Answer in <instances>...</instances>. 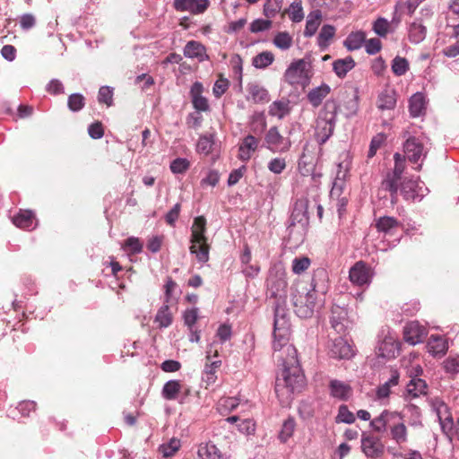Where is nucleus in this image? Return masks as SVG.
<instances>
[{
    "label": "nucleus",
    "instance_id": "a211bd4d",
    "mask_svg": "<svg viewBox=\"0 0 459 459\" xmlns=\"http://www.w3.org/2000/svg\"><path fill=\"white\" fill-rule=\"evenodd\" d=\"M259 140L252 134L244 137L238 144V158L244 162L248 161L257 151Z\"/></svg>",
    "mask_w": 459,
    "mask_h": 459
},
{
    "label": "nucleus",
    "instance_id": "8fccbe9b",
    "mask_svg": "<svg viewBox=\"0 0 459 459\" xmlns=\"http://www.w3.org/2000/svg\"><path fill=\"white\" fill-rule=\"evenodd\" d=\"M213 143L214 142L212 135L201 136L196 144V151L199 153L208 155L212 152Z\"/></svg>",
    "mask_w": 459,
    "mask_h": 459
},
{
    "label": "nucleus",
    "instance_id": "774afa93",
    "mask_svg": "<svg viewBox=\"0 0 459 459\" xmlns=\"http://www.w3.org/2000/svg\"><path fill=\"white\" fill-rule=\"evenodd\" d=\"M444 367L447 372H459V356L448 357L444 362Z\"/></svg>",
    "mask_w": 459,
    "mask_h": 459
},
{
    "label": "nucleus",
    "instance_id": "864d4df0",
    "mask_svg": "<svg viewBox=\"0 0 459 459\" xmlns=\"http://www.w3.org/2000/svg\"><path fill=\"white\" fill-rule=\"evenodd\" d=\"M190 167V162L185 158H177L170 163V170L174 174L185 173Z\"/></svg>",
    "mask_w": 459,
    "mask_h": 459
},
{
    "label": "nucleus",
    "instance_id": "e2e57ef3",
    "mask_svg": "<svg viewBox=\"0 0 459 459\" xmlns=\"http://www.w3.org/2000/svg\"><path fill=\"white\" fill-rule=\"evenodd\" d=\"M238 400L234 397L221 398L218 403L219 410L223 412L225 411H232L238 406Z\"/></svg>",
    "mask_w": 459,
    "mask_h": 459
},
{
    "label": "nucleus",
    "instance_id": "4d7b16f0",
    "mask_svg": "<svg viewBox=\"0 0 459 459\" xmlns=\"http://www.w3.org/2000/svg\"><path fill=\"white\" fill-rule=\"evenodd\" d=\"M335 29L332 25H324L320 30L318 41L320 45H327L328 41L334 36Z\"/></svg>",
    "mask_w": 459,
    "mask_h": 459
},
{
    "label": "nucleus",
    "instance_id": "cd10ccee",
    "mask_svg": "<svg viewBox=\"0 0 459 459\" xmlns=\"http://www.w3.org/2000/svg\"><path fill=\"white\" fill-rule=\"evenodd\" d=\"M322 21V13L319 10L312 11L308 13L304 30L305 37H312L316 32Z\"/></svg>",
    "mask_w": 459,
    "mask_h": 459
},
{
    "label": "nucleus",
    "instance_id": "a18cd8bd",
    "mask_svg": "<svg viewBox=\"0 0 459 459\" xmlns=\"http://www.w3.org/2000/svg\"><path fill=\"white\" fill-rule=\"evenodd\" d=\"M428 351L433 355H438L444 353L446 349V343L445 340L439 336L432 335L428 342Z\"/></svg>",
    "mask_w": 459,
    "mask_h": 459
},
{
    "label": "nucleus",
    "instance_id": "dca6fc26",
    "mask_svg": "<svg viewBox=\"0 0 459 459\" xmlns=\"http://www.w3.org/2000/svg\"><path fill=\"white\" fill-rule=\"evenodd\" d=\"M210 4L209 0H174L173 6L178 12H188L192 14L204 13Z\"/></svg>",
    "mask_w": 459,
    "mask_h": 459
},
{
    "label": "nucleus",
    "instance_id": "2f4dec72",
    "mask_svg": "<svg viewBox=\"0 0 459 459\" xmlns=\"http://www.w3.org/2000/svg\"><path fill=\"white\" fill-rule=\"evenodd\" d=\"M198 459H222L220 450L211 443L201 444L197 451Z\"/></svg>",
    "mask_w": 459,
    "mask_h": 459
},
{
    "label": "nucleus",
    "instance_id": "f8f14e48",
    "mask_svg": "<svg viewBox=\"0 0 459 459\" xmlns=\"http://www.w3.org/2000/svg\"><path fill=\"white\" fill-rule=\"evenodd\" d=\"M373 276L372 270L364 262L359 261L350 269V281L356 285L368 284Z\"/></svg>",
    "mask_w": 459,
    "mask_h": 459
},
{
    "label": "nucleus",
    "instance_id": "a878e982",
    "mask_svg": "<svg viewBox=\"0 0 459 459\" xmlns=\"http://www.w3.org/2000/svg\"><path fill=\"white\" fill-rule=\"evenodd\" d=\"M13 224L18 228L24 230L34 229L37 225L36 219L31 211H21L17 216L13 219Z\"/></svg>",
    "mask_w": 459,
    "mask_h": 459
},
{
    "label": "nucleus",
    "instance_id": "f704fd0d",
    "mask_svg": "<svg viewBox=\"0 0 459 459\" xmlns=\"http://www.w3.org/2000/svg\"><path fill=\"white\" fill-rule=\"evenodd\" d=\"M290 101L287 100H280L273 101L269 107V114L279 119L283 118L290 113Z\"/></svg>",
    "mask_w": 459,
    "mask_h": 459
},
{
    "label": "nucleus",
    "instance_id": "a19ab883",
    "mask_svg": "<svg viewBox=\"0 0 459 459\" xmlns=\"http://www.w3.org/2000/svg\"><path fill=\"white\" fill-rule=\"evenodd\" d=\"M329 86L322 85L312 90L308 93L307 98L313 106L317 107L318 105L321 104L322 100L329 94Z\"/></svg>",
    "mask_w": 459,
    "mask_h": 459
},
{
    "label": "nucleus",
    "instance_id": "c756f323",
    "mask_svg": "<svg viewBox=\"0 0 459 459\" xmlns=\"http://www.w3.org/2000/svg\"><path fill=\"white\" fill-rule=\"evenodd\" d=\"M396 104L395 92L393 90H385L379 96L377 100V108L381 110H390L394 108Z\"/></svg>",
    "mask_w": 459,
    "mask_h": 459
},
{
    "label": "nucleus",
    "instance_id": "4c0bfd02",
    "mask_svg": "<svg viewBox=\"0 0 459 459\" xmlns=\"http://www.w3.org/2000/svg\"><path fill=\"white\" fill-rule=\"evenodd\" d=\"M355 65V62L351 57H346L343 59H338L333 62V68L334 73L339 77H344L349 71H351Z\"/></svg>",
    "mask_w": 459,
    "mask_h": 459
},
{
    "label": "nucleus",
    "instance_id": "6e6552de",
    "mask_svg": "<svg viewBox=\"0 0 459 459\" xmlns=\"http://www.w3.org/2000/svg\"><path fill=\"white\" fill-rule=\"evenodd\" d=\"M403 152L410 162L418 163L426 158L428 148L420 138L410 137L403 144Z\"/></svg>",
    "mask_w": 459,
    "mask_h": 459
},
{
    "label": "nucleus",
    "instance_id": "f3484780",
    "mask_svg": "<svg viewBox=\"0 0 459 459\" xmlns=\"http://www.w3.org/2000/svg\"><path fill=\"white\" fill-rule=\"evenodd\" d=\"M332 328L337 333H343L350 326L347 311L344 307L340 306H333L330 317Z\"/></svg>",
    "mask_w": 459,
    "mask_h": 459
},
{
    "label": "nucleus",
    "instance_id": "bf43d9fd",
    "mask_svg": "<svg viewBox=\"0 0 459 459\" xmlns=\"http://www.w3.org/2000/svg\"><path fill=\"white\" fill-rule=\"evenodd\" d=\"M336 420L338 422H344V423L351 424L355 421V416L351 411H349L347 406L342 405L339 408Z\"/></svg>",
    "mask_w": 459,
    "mask_h": 459
},
{
    "label": "nucleus",
    "instance_id": "79ce46f5",
    "mask_svg": "<svg viewBox=\"0 0 459 459\" xmlns=\"http://www.w3.org/2000/svg\"><path fill=\"white\" fill-rule=\"evenodd\" d=\"M273 45L281 50H288L293 44L292 36L287 31L278 32L273 39Z\"/></svg>",
    "mask_w": 459,
    "mask_h": 459
},
{
    "label": "nucleus",
    "instance_id": "72a5a7b5",
    "mask_svg": "<svg viewBox=\"0 0 459 459\" xmlns=\"http://www.w3.org/2000/svg\"><path fill=\"white\" fill-rule=\"evenodd\" d=\"M359 92L357 89H353L351 98L343 103V114L346 117H351L357 115L359 111Z\"/></svg>",
    "mask_w": 459,
    "mask_h": 459
},
{
    "label": "nucleus",
    "instance_id": "393cba45",
    "mask_svg": "<svg viewBox=\"0 0 459 459\" xmlns=\"http://www.w3.org/2000/svg\"><path fill=\"white\" fill-rule=\"evenodd\" d=\"M203 90L202 83L196 82L192 85L190 94L195 108L200 111H206L209 108V105L207 100L202 96Z\"/></svg>",
    "mask_w": 459,
    "mask_h": 459
},
{
    "label": "nucleus",
    "instance_id": "9b49d317",
    "mask_svg": "<svg viewBox=\"0 0 459 459\" xmlns=\"http://www.w3.org/2000/svg\"><path fill=\"white\" fill-rule=\"evenodd\" d=\"M267 148L273 152H286L290 148V139L282 136L277 127H271L265 135Z\"/></svg>",
    "mask_w": 459,
    "mask_h": 459
},
{
    "label": "nucleus",
    "instance_id": "de8ad7c7",
    "mask_svg": "<svg viewBox=\"0 0 459 459\" xmlns=\"http://www.w3.org/2000/svg\"><path fill=\"white\" fill-rule=\"evenodd\" d=\"M426 37V28L418 22H412L409 29V39L412 43L418 44Z\"/></svg>",
    "mask_w": 459,
    "mask_h": 459
},
{
    "label": "nucleus",
    "instance_id": "c85d7f7f",
    "mask_svg": "<svg viewBox=\"0 0 459 459\" xmlns=\"http://www.w3.org/2000/svg\"><path fill=\"white\" fill-rule=\"evenodd\" d=\"M409 109L411 115L414 117L424 114L426 110L425 96L420 92L413 94L410 99Z\"/></svg>",
    "mask_w": 459,
    "mask_h": 459
},
{
    "label": "nucleus",
    "instance_id": "ddd939ff",
    "mask_svg": "<svg viewBox=\"0 0 459 459\" xmlns=\"http://www.w3.org/2000/svg\"><path fill=\"white\" fill-rule=\"evenodd\" d=\"M329 354L333 358L349 359L354 356L355 351L348 340L340 336L332 341Z\"/></svg>",
    "mask_w": 459,
    "mask_h": 459
},
{
    "label": "nucleus",
    "instance_id": "f257e3e1",
    "mask_svg": "<svg viewBox=\"0 0 459 459\" xmlns=\"http://www.w3.org/2000/svg\"><path fill=\"white\" fill-rule=\"evenodd\" d=\"M290 334V319L281 308H276L273 328V358L279 363L286 364V361H294L297 359V351L289 342Z\"/></svg>",
    "mask_w": 459,
    "mask_h": 459
},
{
    "label": "nucleus",
    "instance_id": "5701e85b",
    "mask_svg": "<svg viewBox=\"0 0 459 459\" xmlns=\"http://www.w3.org/2000/svg\"><path fill=\"white\" fill-rule=\"evenodd\" d=\"M247 91L248 93L247 99L251 100L255 103H265L270 100L268 91L256 82L248 83Z\"/></svg>",
    "mask_w": 459,
    "mask_h": 459
},
{
    "label": "nucleus",
    "instance_id": "6ab92c4d",
    "mask_svg": "<svg viewBox=\"0 0 459 459\" xmlns=\"http://www.w3.org/2000/svg\"><path fill=\"white\" fill-rule=\"evenodd\" d=\"M397 419L402 420L401 413L385 410L370 421V427L376 432H384L387 427L390 429V425Z\"/></svg>",
    "mask_w": 459,
    "mask_h": 459
},
{
    "label": "nucleus",
    "instance_id": "69168bd1",
    "mask_svg": "<svg viewBox=\"0 0 459 459\" xmlns=\"http://www.w3.org/2000/svg\"><path fill=\"white\" fill-rule=\"evenodd\" d=\"M113 91L109 87L103 86L99 91L98 100L101 103H105L107 106H111L113 101Z\"/></svg>",
    "mask_w": 459,
    "mask_h": 459
},
{
    "label": "nucleus",
    "instance_id": "7ed1b4c3",
    "mask_svg": "<svg viewBox=\"0 0 459 459\" xmlns=\"http://www.w3.org/2000/svg\"><path fill=\"white\" fill-rule=\"evenodd\" d=\"M290 298L295 313L302 318L311 317L325 302L323 294H318L314 287L304 283H298L291 288Z\"/></svg>",
    "mask_w": 459,
    "mask_h": 459
},
{
    "label": "nucleus",
    "instance_id": "49530a36",
    "mask_svg": "<svg viewBox=\"0 0 459 459\" xmlns=\"http://www.w3.org/2000/svg\"><path fill=\"white\" fill-rule=\"evenodd\" d=\"M180 446V440L173 437L168 442L160 445L159 451L163 455V457H170L173 456L179 450Z\"/></svg>",
    "mask_w": 459,
    "mask_h": 459
},
{
    "label": "nucleus",
    "instance_id": "37998d69",
    "mask_svg": "<svg viewBox=\"0 0 459 459\" xmlns=\"http://www.w3.org/2000/svg\"><path fill=\"white\" fill-rule=\"evenodd\" d=\"M398 226V221L389 216L381 217L376 222L377 230L384 233H391L394 230L397 229Z\"/></svg>",
    "mask_w": 459,
    "mask_h": 459
},
{
    "label": "nucleus",
    "instance_id": "4be33fe9",
    "mask_svg": "<svg viewBox=\"0 0 459 459\" xmlns=\"http://www.w3.org/2000/svg\"><path fill=\"white\" fill-rule=\"evenodd\" d=\"M390 436L392 440L398 445L404 444L408 441V430L407 427L403 422V417L402 420H394L390 425Z\"/></svg>",
    "mask_w": 459,
    "mask_h": 459
},
{
    "label": "nucleus",
    "instance_id": "052dcab7",
    "mask_svg": "<svg viewBox=\"0 0 459 459\" xmlns=\"http://www.w3.org/2000/svg\"><path fill=\"white\" fill-rule=\"evenodd\" d=\"M446 413H447V406L444 403H440L438 407L437 408V414L439 419L441 427L444 430L446 428L450 429L452 425L451 419L448 415L446 416L443 420L442 415Z\"/></svg>",
    "mask_w": 459,
    "mask_h": 459
},
{
    "label": "nucleus",
    "instance_id": "7c9ffc66",
    "mask_svg": "<svg viewBox=\"0 0 459 459\" xmlns=\"http://www.w3.org/2000/svg\"><path fill=\"white\" fill-rule=\"evenodd\" d=\"M427 390L426 382L419 377H412L406 387V394L411 398L425 394Z\"/></svg>",
    "mask_w": 459,
    "mask_h": 459
},
{
    "label": "nucleus",
    "instance_id": "aec40b11",
    "mask_svg": "<svg viewBox=\"0 0 459 459\" xmlns=\"http://www.w3.org/2000/svg\"><path fill=\"white\" fill-rule=\"evenodd\" d=\"M398 345L399 343L394 336L387 335L379 342L377 353L382 358H394L399 352Z\"/></svg>",
    "mask_w": 459,
    "mask_h": 459
},
{
    "label": "nucleus",
    "instance_id": "20e7f679",
    "mask_svg": "<svg viewBox=\"0 0 459 459\" xmlns=\"http://www.w3.org/2000/svg\"><path fill=\"white\" fill-rule=\"evenodd\" d=\"M206 220L203 216L195 219L191 227L190 252L195 255L198 262L206 263L209 260L210 247L205 236Z\"/></svg>",
    "mask_w": 459,
    "mask_h": 459
},
{
    "label": "nucleus",
    "instance_id": "6e6d98bb",
    "mask_svg": "<svg viewBox=\"0 0 459 459\" xmlns=\"http://www.w3.org/2000/svg\"><path fill=\"white\" fill-rule=\"evenodd\" d=\"M286 160L284 158H273L267 165L268 169L274 174H281L286 169Z\"/></svg>",
    "mask_w": 459,
    "mask_h": 459
},
{
    "label": "nucleus",
    "instance_id": "9d476101",
    "mask_svg": "<svg viewBox=\"0 0 459 459\" xmlns=\"http://www.w3.org/2000/svg\"><path fill=\"white\" fill-rule=\"evenodd\" d=\"M361 450L367 457L378 459L385 454V446L379 437L363 434L361 437Z\"/></svg>",
    "mask_w": 459,
    "mask_h": 459
},
{
    "label": "nucleus",
    "instance_id": "bb28decb",
    "mask_svg": "<svg viewBox=\"0 0 459 459\" xmlns=\"http://www.w3.org/2000/svg\"><path fill=\"white\" fill-rule=\"evenodd\" d=\"M330 393L334 398L346 400L351 395V386L339 380H332L330 382Z\"/></svg>",
    "mask_w": 459,
    "mask_h": 459
},
{
    "label": "nucleus",
    "instance_id": "603ef678",
    "mask_svg": "<svg viewBox=\"0 0 459 459\" xmlns=\"http://www.w3.org/2000/svg\"><path fill=\"white\" fill-rule=\"evenodd\" d=\"M409 69V63L404 57L396 56L392 63V70L395 75H403Z\"/></svg>",
    "mask_w": 459,
    "mask_h": 459
},
{
    "label": "nucleus",
    "instance_id": "3c124183",
    "mask_svg": "<svg viewBox=\"0 0 459 459\" xmlns=\"http://www.w3.org/2000/svg\"><path fill=\"white\" fill-rule=\"evenodd\" d=\"M122 247L128 254H138L142 252L143 244L138 238L130 237L126 240Z\"/></svg>",
    "mask_w": 459,
    "mask_h": 459
},
{
    "label": "nucleus",
    "instance_id": "338daca9",
    "mask_svg": "<svg viewBox=\"0 0 459 459\" xmlns=\"http://www.w3.org/2000/svg\"><path fill=\"white\" fill-rule=\"evenodd\" d=\"M229 88V81L225 78L220 77L213 85V94L216 98L222 96Z\"/></svg>",
    "mask_w": 459,
    "mask_h": 459
},
{
    "label": "nucleus",
    "instance_id": "0eeeda50",
    "mask_svg": "<svg viewBox=\"0 0 459 459\" xmlns=\"http://www.w3.org/2000/svg\"><path fill=\"white\" fill-rule=\"evenodd\" d=\"M351 164V157L349 152L343 151L338 159L336 175L331 190L332 195H340L345 186V182L349 177Z\"/></svg>",
    "mask_w": 459,
    "mask_h": 459
},
{
    "label": "nucleus",
    "instance_id": "473e14b6",
    "mask_svg": "<svg viewBox=\"0 0 459 459\" xmlns=\"http://www.w3.org/2000/svg\"><path fill=\"white\" fill-rule=\"evenodd\" d=\"M154 322L158 324L159 328H167L173 322V315L168 305L161 306L154 318Z\"/></svg>",
    "mask_w": 459,
    "mask_h": 459
},
{
    "label": "nucleus",
    "instance_id": "f03ea898",
    "mask_svg": "<svg viewBox=\"0 0 459 459\" xmlns=\"http://www.w3.org/2000/svg\"><path fill=\"white\" fill-rule=\"evenodd\" d=\"M281 365L282 370L276 379L275 393L281 404L286 407L292 401L294 393L301 389L304 377L299 367L298 359L293 362L290 360Z\"/></svg>",
    "mask_w": 459,
    "mask_h": 459
},
{
    "label": "nucleus",
    "instance_id": "39448f33",
    "mask_svg": "<svg viewBox=\"0 0 459 459\" xmlns=\"http://www.w3.org/2000/svg\"><path fill=\"white\" fill-rule=\"evenodd\" d=\"M337 106L333 102L325 103L324 108L320 111L315 128V136L316 141L323 144L333 133L336 122Z\"/></svg>",
    "mask_w": 459,
    "mask_h": 459
},
{
    "label": "nucleus",
    "instance_id": "1a4fd4ad",
    "mask_svg": "<svg viewBox=\"0 0 459 459\" xmlns=\"http://www.w3.org/2000/svg\"><path fill=\"white\" fill-rule=\"evenodd\" d=\"M401 194L407 201H420L427 194L428 188L425 187L424 183L416 180L405 178L400 188Z\"/></svg>",
    "mask_w": 459,
    "mask_h": 459
},
{
    "label": "nucleus",
    "instance_id": "09e8293b",
    "mask_svg": "<svg viewBox=\"0 0 459 459\" xmlns=\"http://www.w3.org/2000/svg\"><path fill=\"white\" fill-rule=\"evenodd\" d=\"M296 428L295 420L291 418L284 420L279 434V439L282 443H286L293 435Z\"/></svg>",
    "mask_w": 459,
    "mask_h": 459
},
{
    "label": "nucleus",
    "instance_id": "13d9d810",
    "mask_svg": "<svg viewBox=\"0 0 459 459\" xmlns=\"http://www.w3.org/2000/svg\"><path fill=\"white\" fill-rule=\"evenodd\" d=\"M390 24L387 20L378 18L373 24V30L380 37H385L388 33Z\"/></svg>",
    "mask_w": 459,
    "mask_h": 459
},
{
    "label": "nucleus",
    "instance_id": "e433bc0d",
    "mask_svg": "<svg viewBox=\"0 0 459 459\" xmlns=\"http://www.w3.org/2000/svg\"><path fill=\"white\" fill-rule=\"evenodd\" d=\"M366 34L363 31L351 32L344 41V46L348 50H357L361 48L365 42Z\"/></svg>",
    "mask_w": 459,
    "mask_h": 459
},
{
    "label": "nucleus",
    "instance_id": "4468645a",
    "mask_svg": "<svg viewBox=\"0 0 459 459\" xmlns=\"http://www.w3.org/2000/svg\"><path fill=\"white\" fill-rule=\"evenodd\" d=\"M427 334L426 327L417 321L410 322L404 326L403 338L406 342L411 345L422 342Z\"/></svg>",
    "mask_w": 459,
    "mask_h": 459
},
{
    "label": "nucleus",
    "instance_id": "423d86ee",
    "mask_svg": "<svg viewBox=\"0 0 459 459\" xmlns=\"http://www.w3.org/2000/svg\"><path fill=\"white\" fill-rule=\"evenodd\" d=\"M284 81L290 85L305 86L310 77V65L305 59L290 63L284 73Z\"/></svg>",
    "mask_w": 459,
    "mask_h": 459
},
{
    "label": "nucleus",
    "instance_id": "0e129e2a",
    "mask_svg": "<svg viewBox=\"0 0 459 459\" xmlns=\"http://www.w3.org/2000/svg\"><path fill=\"white\" fill-rule=\"evenodd\" d=\"M272 22L270 20L257 19L250 24V30L254 33L267 30L271 28Z\"/></svg>",
    "mask_w": 459,
    "mask_h": 459
},
{
    "label": "nucleus",
    "instance_id": "58836bf2",
    "mask_svg": "<svg viewBox=\"0 0 459 459\" xmlns=\"http://www.w3.org/2000/svg\"><path fill=\"white\" fill-rule=\"evenodd\" d=\"M274 61V55L270 51H264L255 56L252 65L257 69H265Z\"/></svg>",
    "mask_w": 459,
    "mask_h": 459
},
{
    "label": "nucleus",
    "instance_id": "c9c22d12",
    "mask_svg": "<svg viewBox=\"0 0 459 459\" xmlns=\"http://www.w3.org/2000/svg\"><path fill=\"white\" fill-rule=\"evenodd\" d=\"M221 364V360H214L210 365H206L203 373L202 380L206 385V387L213 385L216 382L217 376L216 370Z\"/></svg>",
    "mask_w": 459,
    "mask_h": 459
},
{
    "label": "nucleus",
    "instance_id": "2eb2a0df",
    "mask_svg": "<svg viewBox=\"0 0 459 459\" xmlns=\"http://www.w3.org/2000/svg\"><path fill=\"white\" fill-rule=\"evenodd\" d=\"M394 168L392 175H389L384 181L385 186L393 194L398 190L397 181L401 178L402 174L405 169L404 158L398 152L394 153Z\"/></svg>",
    "mask_w": 459,
    "mask_h": 459
},
{
    "label": "nucleus",
    "instance_id": "5fc2aeb1",
    "mask_svg": "<svg viewBox=\"0 0 459 459\" xmlns=\"http://www.w3.org/2000/svg\"><path fill=\"white\" fill-rule=\"evenodd\" d=\"M310 265V260L307 257H297L292 261V272L296 274L304 273Z\"/></svg>",
    "mask_w": 459,
    "mask_h": 459
},
{
    "label": "nucleus",
    "instance_id": "c03bdc74",
    "mask_svg": "<svg viewBox=\"0 0 459 459\" xmlns=\"http://www.w3.org/2000/svg\"><path fill=\"white\" fill-rule=\"evenodd\" d=\"M181 384L178 380L168 381L162 388V396L166 400H174L181 390Z\"/></svg>",
    "mask_w": 459,
    "mask_h": 459
},
{
    "label": "nucleus",
    "instance_id": "412c9836",
    "mask_svg": "<svg viewBox=\"0 0 459 459\" xmlns=\"http://www.w3.org/2000/svg\"><path fill=\"white\" fill-rule=\"evenodd\" d=\"M307 223V201L306 199H299L295 203L293 207L291 213V224H299L301 228H305Z\"/></svg>",
    "mask_w": 459,
    "mask_h": 459
},
{
    "label": "nucleus",
    "instance_id": "b1692460",
    "mask_svg": "<svg viewBox=\"0 0 459 459\" xmlns=\"http://www.w3.org/2000/svg\"><path fill=\"white\" fill-rule=\"evenodd\" d=\"M184 55L188 58H195L199 62L208 58L205 48L201 43L195 40L187 42L184 48Z\"/></svg>",
    "mask_w": 459,
    "mask_h": 459
},
{
    "label": "nucleus",
    "instance_id": "680f3d73",
    "mask_svg": "<svg viewBox=\"0 0 459 459\" xmlns=\"http://www.w3.org/2000/svg\"><path fill=\"white\" fill-rule=\"evenodd\" d=\"M84 106V98L81 94H72L68 99V107L72 111H78Z\"/></svg>",
    "mask_w": 459,
    "mask_h": 459
},
{
    "label": "nucleus",
    "instance_id": "ea45409f",
    "mask_svg": "<svg viewBox=\"0 0 459 459\" xmlns=\"http://www.w3.org/2000/svg\"><path fill=\"white\" fill-rule=\"evenodd\" d=\"M289 18L293 22H300L304 19V11L301 0H294L286 10Z\"/></svg>",
    "mask_w": 459,
    "mask_h": 459
}]
</instances>
